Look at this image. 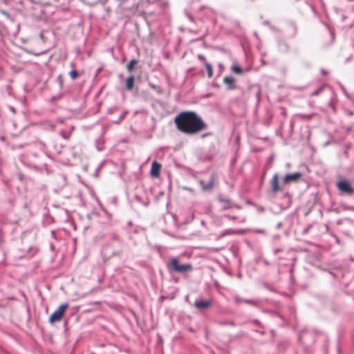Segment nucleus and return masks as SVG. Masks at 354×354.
<instances>
[{
  "label": "nucleus",
  "instance_id": "obj_2",
  "mask_svg": "<svg viewBox=\"0 0 354 354\" xmlns=\"http://www.w3.org/2000/svg\"><path fill=\"white\" fill-rule=\"evenodd\" d=\"M168 271L171 272L185 273L191 272L193 270V266L191 263L180 264L178 258L173 257L170 259L169 262L167 264Z\"/></svg>",
  "mask_w": 354,
  "mask_h": 354
},
{
  "label": "nucleus",
  "instance_id": "obj_9",
  "mask_svg": "<svg viewBox=\"0 0 354 354\" xmlns=\"http://www.w3.org/2000/svg\"><path fill=\"white\" fill-rule=\"evenodd\" d=\"M200 184L202 185L204 191L210 190L213 188L214 184V178L212 175L209 180L208 183H205L203 180H200Z\"/></svg>",
  "mask_w": 354,
  "mask_h": 354
},
{
  "label": "nucleus",
  "instance_id": "obj_16",
  "mask_svg": "<svg viewBox=\"0 0 354 354\" xmlns=\"http://www.w3.org/2000/svg\"><path fill=\"white\" fill-rule=\"evenodd\" d=\"M198 59L199 60H201V62H203L204 63V64H205V62H207L205 56L203 55H198Z\"/></svg>",
  "mask_w": 354,
  "mask_h": 354
},
{
  "label": "nucleus",
  "instance_id": "obj_14",
  "mask_svg": "<svg viewBox=\"0 0 354 354\" xmlns=\"http://www.w3.org/2000/svg\"><path fill=\"white\" fill-rule=\"evenodd\" d=\"M324 88V86L319 87L318 88H317L315 91H314L312 93L311 96H317V95H319L323 91Z\"/></svg>",
  "mask_w": 354,
  "mask_h": 354
},
{
  "label": "nucleus",
  "instance_id": "obj_15",
  "mask_svg": "<svg viewBox=\"0 0 354 354\" xmlns=\"http://www.w3.org/2000/svg\"><path fill=\"white\" fill-rule=\"evenodd\" d=\"M69 75L73 80H75L78 76V73L75 70L71 71Z\"/></svg>",
  "mask_w": 354,
  "mask_h": 354
},
{
  "label": "nucleus",
  "instance_id": "obj_11",
  "mask_svg": "<svg viewBox=\"0 0 354 354\" xmlns=\"http://www.w3.org/2000/svg\"><path fill=\"white\" fill-rule=\"evenodd\" d=\"M231 71L234 73L237 74V75H241L243 73L242 68L238 64H234L231 66Z\"/></svg>",
  "mask_w": 354,
  "mask_h": 354
},
{
  "label": "nucleus",
  "instance_id": "obj_3",
  "mask_svg": "<svg viewBox=\"0 0 354 354\" xmlns=\"http://www.w3.org/2000/svg\"><path fill=\"white\" fill-rule=\"evenodd\" d=\"M68 308V304H63L50 316L49 322L53 324L59 322L64 315L65 310Z\"/></svg>",
  "mask_w": 354,
  "mask_h": 354
},
{
  "label": "nucleus",
  "instance_id": "obj_5",
  "mask_svg": "<svg viewBox=\"0 0 354 354\" xmlns=\"http://www.w3.org/2000/svg\"><path fill=\"white\" fill-rule=\"evenodd\" d=\"M279 176L278 174H274L270 180L271 192L274 194L282 190V188L279 186Z\"/></svg>",
  "mask_w": 354,
  "mask_h": 354
},
{
  "label": "nucleus",
  "instance_id": "obj_17",
  "mask_svg": "<svg viewBox=\"0 0 354 354\" xmlns=\"http://www.w3.org/2000/svg\"><path fill=\"white\" fill-rule=\"evenodd\" d=\"M127 68H128V70H129V71H130L133 69V60H131V61L129 62V64H128V65H127Z\"/></svg>",
  "mask_w": 354,
  "mask_h": 354
},
{
  "label": "nucleus",
  "instance_id": "obj_13",
  "mask_svg": "<svg viewBox=\"0 0 354 354\" xmlns=\"http://www.w3.org/2000/svg\"><path fill=\"white\" fill-rule=\"evenodd\" d=\"M126 88L127 89H131L133 88V76L131 75L126 80Z\"/></svg>",
  "mask_w": 354,
  "mask_h": 354
},
{
  "label": "nucleus",
  "instance_id": "obj_1",
  "mask_svg": "<svg viewBox=\"0 0 354 354\" xmlns=\"http://www.w3.org/2000/svg\"><path fill=\"white\" fill-rule=\"evenodd\" d=\"M177 129L185 134H196L207 128V124L194 111H182L174 118Z\"/></svg>",
  "mask_w": 354,
  "mask_h": 354
},
{
  "label": "nucleus",
  "instance_id": "obj_10",
  "mask_svg": "<svg viewBox=\"0 0 354 354\" xmlns=\"http://www.w3.org/2000/svg\"><path fill=\"white\" fill-rule=\"evenodd\" d=\"M223 82L227 86L228 89L232 90L236 88L235 80L232 76H226L223 79Z\"/></svg>",
  "mask_w": 354,
  "mask_h": 354
},
{
  "label": "nucleus",
  "instance_id": "obj_19",
  "mask_svg": "<svg viewBox=\"0 0 354 354\" xmlns=\"http://www.w3.org/2000/svg\"><path fill=\"white\" fill-rule=\"evenodd\" d=\"M124 114L120 116V120L124 117Z\"/></svg>",
  "mask_w": 354,
  "mask_h": 354
},
{
  "label": "nucleus",
  "instance_id": "obj_4",
  "mask_svg": "<svg viewBox=\"0 0 354 354\" xmlns=\"http://www.w3.org/2000/svg\"><path fill=\"white\" fill-rule=\"evenodd\" d=\"M337 187L338 189L344 194L351 195L354 193V188L347 180H340L337 183Z\"/></svg>",
  "mask_w": 354,
  "mask_h": 354
},
{
  "label": "nucleus",
  "instance_id": "obj_8",
  "mask_svg": "<svg viewBox=\"0 0 354 354\" xmlns=\"http://www.w3.org/2000/svg\"><path fill=\"white\" fill-rule=\"evenodd\" d=\"M160 169L161 165L158 163L157 161H153L151 164V168L150 171L151 176L154 178L159 177Z\"/></svg>",
  "mask_w": 354,
  "mask_h": 354
},
{
  "label": "nucleus",
  "instance_id": "obj_18",
  "mask_svg": "<svg viewBox=\"0 0 354 354\" xmlns=\"http://www.w3.org/2000/svg\"><path fill=\"white\" fill-rule=\"evenodd\" d=\"M236 301L237 302H239H239H241V301H243V300L240 299H236ZM244 301H245V302H246V303H248V304H253V301H250H250H249V300H244Z\"/></svg>",
  "mask_w": 354,
  "mask_h": 354
},
{
  "label": "nucleus",
  "instance_id": "obj_6",
  "mask_svg": "<svg viewBox=\"0 0 354 354\" xmlns=\"http://www.w3.org/2000/svg\"><path fill=\"white\" fill-rule=\"evenodd\" d=\"M213 304V301L212 299L208 300H196L194 304V307L198 310H203L205 308H208L212 306Z\"/></svg>",
  "mask_w": 354,
  "mask_h": 354
},
{
  "label": "nucleus",
  "instance_id": "obj_12",
  "mask_svg": "<svg viewBox=\"0 0 354 354\" xmlns=\"http://www.w3.org/2000/svg\"><path fill=\"white\" fill-rule=\"evenodd\" d=\"M205 66L207 71L208 77H212L213 75V68L212 65L208 62H205Z\"/></svg>",
  "mask_w": 354,
  "mask_h": 354
},
{
  "label": "nucleus",
  "instance_id": "obj_7",
  "mask_svg": "<svg viewBox=\"0 0 354 354\" xmlns=\"http://www.w3.org/2000/svg\"><path fill=\"white\" fill-rule=\"evenodd\" d=\"M301 174L300 172H296L293 174H287L283 180L284 184H288L290 182H297L301 178Z\"/></svg>",
  "mask_w": 354,
  "mask_h": 354
}]
</instances>
